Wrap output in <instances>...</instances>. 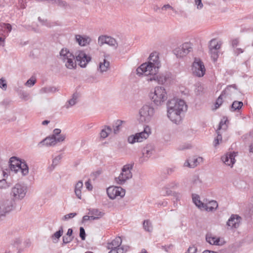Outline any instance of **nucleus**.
I'll list each match as a JSON object with an SVG mask.
<instances>
[{"mask_svg": "<svg viewBox=\"0 0 253 253\" xmlns=\"http://www.w3.org/2000/svg\"><path fill=\"white\" fill-rule=\"evenodd\" d=\"M149 60L148 63H143L137 68V74L139 76L144 75L148 76L147 81L148 82L154 81L159 84H164L167 78L162 74H158L160 67L158 55L156 53H151L149 56Z\"/></svg>", "mask_w": 253, "mask_h": 253, "instance_id": "nucleus-1", "label": "nucleus"}, {"mask_svg": "<svg viewBox=\"0 0 253 253\" xmlns=\"http://www.w3.org/2000/svg\"><path fill=\"white\" fill-rule=\"evenodd\" d=\"M168 118L173 123L179 124L182 120V115L187 110L185 101L181 99H172L167 103Z\"/></svg>", "mask_w": 253, "mask_h": 253, "instance_id": "nucleus-2", "label": "nucleus"}, {"mask_svg": "<svg viewBox=\"0 0 253 253\" xmlns=\"http://www.w3.org/2000/svg\"><path fill=\"white\" fill-rule=\"evenodd\" d=\"M59 58L69 69H75L77 66L75 56L66 48H62L59 53Z\"/></svg>", "mask_w": 253, "mask_h": 253, "instance_id": "nucleus-3", "label": "nucleus"}, {"mask_svg": "<svg viewBox=\"0 0 253 253\" xmlns=\"http://www.w3.org/2000/svg\"><path fill=\"white\" fill-rule=\"evenodd\" d=\"M149 96L157 106L161 105L168 98L165 89L162 86H156L154 92L150 93Z\"/></svg>", "mask_w": 253, "mask_h": 253, "instance_id": "nucleus-4", "label": "nucleus"}, {"mask_svg": "<svg viewBox=\"0 0 253 253\" xmlns=\"http://www.w3.org/2000/svg\"><path fill=\"white\" fill-rule=\"evenodd\" d=\"M139 122L149 123L155 114V109L152 105L146 104L139 110Z\"/></svg>", "mask_w": 253, "mask_h": 253, "instance_id": "nucleus-5", "label": "nucleus"}, {"mask_svg": "<svg viewBox=\"0 0 253 253\" xmlns=\"http://www.w3.org/2000/svg\"><path fill=\"white\" fill-rule=\"evenodd\" d=\"M150 127L147 126L144 127L143 131L137 133L135 135H132L128 137L127 141L130 144H134L135 142H141L147 139L151 134Z\"/></svg>", "mask_w": 253, "mask_h": 253, "instance_id": "nucleus-6", "label": "nucleus"}, {"mask_svg": "<svg viewBox=\"0 0 253 253\" xmlns=\"http://www.w3.org/2000/svg\"><path fill=\"white\" fill-rule=\"evenodd\" d=\"M27 193V187L24 184H16L12 188L10 195L13 198V201L21 200L23 199Z\"/></svg>", "mask_w": 253, "mask_h": 253, "instance_id": "nucleus-7", "label": "nucleus"}, {"mask_svg": "<svg viewBox=\"0 0 253 253\" xmlns=\"http://www.w3.org/2000/svg\"><path fill=\"white\" fill-rule=\"evenodd\" d=\"M132 168L133 165L132 164H127L123 167L122 172L118 177L116 178V181L118 184H123L127 179L132 177V174L131 170Z\"/></svg>", "mask_w": 253, "mask_h": 253, "instance_id": "nucleus-8", "label": "nucleus"}, {"mask_svg": "<svg viewBox=\"0 0 253 253\" xmlns=\"http://www.w3.org/2000/svg\"><path fill=\"white\" fill-rule=\"evenodd\" d=\"M191 70L193 74L198 77H203L206 73L205 65L203 62L198 58H195Z\"/></svg>", "mask_w": 253, "mask_h": 253, "instance_id": "nucleus-9", "label": "nucleus"}, {"mask_svg": "<svg viewBox=\"0 0 253 253\" xmlns=\"http://www.w3.org/2000/svg\"><path fill=\"white\" fill-rule=\"evenodd\" d=\"M15 207V203L12 200H5L0 201V217L4 216L12 211Z\"/></svg>", "mask_w": 253, "mask_h": 253, "instance_id": "nucleus-10", "label": "nucleus"}, {"mask_svg": "<svg viewBox=\"0 0 253 253\" xmlns=\"http://www.w3.org/2000/svg\"><path fill=\"white\" fill-rule=\"evenodd\" d=\"M192 50V44L189 42H185L173 50L174 54L177 58H181L186 56Z\"/></svg>", "mask_w": 253, "mask_h": 253, "instance_id": "nucleus-11", "label": "nucleus"}, {"mask_svg": "<svg viewBox=\"0 0 253 253\" xmlns=\"http://www.w3.org/2000/svg\"><path fill=\"white\" fill-rule=\"evenodd\" d=\"M107 193L111 199H115L118 196L121 198L125 195L126 191L121 187L111 186L107 189Z\"/></svg>", "mask_w": 253, "mask_h": 253, "instance_id": "nucleus-12", "label": "nucleus"}, {"mask_svg": "<svg viewBox=\"0 0 253 253\" xmlns=\"http://www.w3.org/2000/svg\"><path fill=\"white\" fill-rule=\"evenodd\" d=\"M76 60L81 67H85L90 61L91 57L83 51H78L76 53Z\"/></svg>", "mask_w": 253, "mask_h": 253, "instance_id": "nucleus-13", "label": "nucleus"}, {"mask_svg": "<svg viewBox=\"0 0 253 253\" xmlns=\"http://www.w3.org/2000/svg\"><path fill=\"white\" fill-rule=\"evenodd\" d=\"M154 151L155 147L153 144H148L146 145L142 150V156L140 158L141 161L142 162L147 160L153 154Z\"/></svg>", "mask_w": 253, "mask_h": 253, "instance_id": "nucleus-14", "label": "nucleus"}, {"mask_svg": "<svg viewBox=\"0 0 253 253\" xmlns=\"http://www.w3.org/2000/svg\"><path fill=\"white\" fill-rule=\"evenodd\" d=\"M231 88L237 89L235 84L228 85L226 88L222 91L221 94L217 99L215 102V106L216 108H218L223 102V98L225 97L226 95L229 94Z\"/></svg>", "mask_w": 253, "mask_h": 253, "instance_id": "nucleus-15", "label": "nucleus"}, {"mask_svg": "<svg viewBox=\"0 0 253 253\" xmlns=\"http://www.w3.org/2000/svg\"><path fill=\"white\" fill-rule=\"evenodd\" d=\"M237 154V153L235 152H228L225 156L222 157V161L225 165L232 167L235 162V157Z\"/></svg>", "mask_w": 253, "mask_h": 253, "instance_id": "nucleus-16", "label": "nucleus"}, {"mask_svg": "<svg viewBox=\"0 0 253 253\" xmlns=\"http://www.w3.org/2000/svg\"><path fill=\"white\" fill-rule=\"evenodd\" d=\"M241 217L235 214H232L227 222L226 225L231 228H237L239 227Z\"/></svg>", "mask_w": 253, "mask_h": 253, "instance_id": "nucleus-17", "label": "nucleus"}, {"mask_svg": "<svg viewBox=\"0 0 253 253\" xmlns=\"http://www.w3.org/2000/svg\"><path fill=\"white\" fill-rule=\"evenodd\" d=\"M9 168L11 171L16 172L19 170L21 165V160L15 157H11L9 160Z\"/></svg>", "mask_w": 253, "mask_h": 253, "instance_id": "nucleus-18", "label": "nucleus"}, {"mask_svg": "<svg viewBox=\"0 0 253 253\" xmlns=\"http://www.w3.org/2000/svg\"><path fill=\"white\" fill-rule=\"evenodd\" d=\"M76 42L81 46H84L89 44L91 42V39L86 36H81L76 35L75 36Z\"/></svg>", "mask_w": 253, "mask_h": 253, "instance_id": "nucleus-19", "label": "nucleus"}, {"mask_svg": "<svg viewBox=\"0 0 253 253\" xmlns=\"http://www.w3.org/2000/svg\"><path fill=\"white\" fill-rule=\"evenodd\" d=\"M56 141L55 138L51 135L46 137L45 138L41 141L39 145H44L46 146H53L56 145Z\"/></svg>", "mask_w": 253, "mask_h": 253, "instance_id": "nucleus-20", "label": "nucleus"}, {"mask_svg": "<svg viewBox=\"0 0 253 253\" xmlns=\"http://www.w3.org/2000/svg\"><path fill=\"white\" fill-rule=\"evenodd\" d=\"M78 97V93L77 92L74 93L72 95V98L66 102V104L64 106V107L67 109H68L70 107L75 105L77 103V100Z\"/></svg>", "mask_w": 253, "mask_h": 253, "instance_id": "nucleus-21", "label": "nucleus"}, {"mask_svg": "<svg viewBox=\"0 0 253 253\" xmlns=\"http://www.w3.org/2000/svg\"><path fill=\"white\" fill-rule=\"evenodd\" d=\"M122 243V239L120 237H117L111 242L108 244V249H120Z\"/></svg>", "mask_w": 253, "mask_h": 253, "instance_id": "nucleus-22", "label": "nucleus"}, {"mask_svg": "<svg viewBox=\"0 0 253 253\" xmlns=\"http://www.w3.org/2000/svg\"><path fill=\"white\" fill-rule=\"evenodd\" d=\"M190 184L192 188L200 187L202 185V181L198 175H194L190 179Z\"/></svg>", "mask_w": 253, "mask_h": 253, "instance_id": "nucleus-23", "label": "nucleus"}, {"mask_svg": "<svg viewBox=\"0 0 253 253\" xmlns=\"http://www.w3.org/2000/svg\"><path fill=\"white\" fill-rule=\"evenodd\" d=\"M59 89L58 88L53 86H47L42 87L40 90V93L41 94H47V93H53L56 91H58Z\"/></svg>", "mask_w": 253, "mask_h": 253, "instance_id": "nucleus-24", "label": "nucleus"}, {"mask_svg": "<svg viewBox=\"0 0 253 253\" xmlns=\"http://www.w3.org/2000/svg\"><path fill=\"white\" fill-rule=\"evenodd\" d=\"M218 207V204L215 201H211L208 204H205L203 209L208 211H212Z\"/></svg>", "mask_w": 253, "mask_h": 253, "instance_id": "nucleus-25", "label": "nucleus"}, {"mask_svg": "<svg viewBox=\"0 0 253 253\" xmlns=\"http://www.w3.org/2000/svg\"><path fill=\"white\" fill-rule=\"evenodd\" d=\"M110 68V62L106 59H103V62H100L99 63V68L98 70L101 73L107 72Z\"/></svg>", "mask_w": 253, "mask_h": 253, "instance_id": "nucleus-26", "label": "nucleus"}, {"mask_svg": "<svg viewBox=\"0 0 253 253\" xmlns=\"http://www.w3.org/2000/svg\"><path fill=\"white\" fill-rule=\"evenodd\" d=\"M206 239L207 242L210 243L211 245H220L219 238H216L215 237H213L211 234H207L206 235Z\"/></svg>", "mask_w": 253, "mask_h": 253, "instance_id": "nucleus-27", "label": "nucleus"}, {"mask_svg": "<svg viewBox=\"0 0 253 253\" xmlns=\"http://www.w3.org/2000/svg\"><path fill=\"white\" fill-rule=\"evenodd\" d=\"M19 170H21L22 175L26 176L29 173V167L24 160H21L20 168Z\"/></svg>", "mask_w": 253, "mask_h": 253, "instance_id": "nucleus-28", "label": "nucleus"}, {"mask_svg": "<svg viewBox=\"0 0 253 253\" xmlns=\"http://www.w3.org/2000/svg\"><path fill=\"white\" fill-rule=\"evenodd\" d=\"M111 131L112 128L110 126H104V128L101 130L100 133V137L103 139L106 138Z\"/></svg>", "mask_w": 253, "mask_h": 253, "instance_id": "nucleus-29", "label": "nucleus"}, {"mask_svg": "<svg viewBox=\"0 0 253 253\" xmlns=\"http://www.w3.org/2000/svg\"><path fill=\"white\" fill-rule=\"evenodd\" d=\"M221 47V43L217 41L215 39H212L210 41L209 45L210 49H219Z\"/></svg>", "mask_w": 253, "mask_h": 253, "instance_id": "nucleus-30", "label": "nucleus"}, {"mask_svg": "<svg viewBox=\"0 0 253 253\" xmlns=\"http://www.w3.org/2000/svg\"><path fill=\"white\" fill-rule=\"evenodd\" d=\"M63 233V227H60L58 231L54 233L51 236V238L54 243H57L59 239L61 237Z\"/></svg>", "mask_w": 253, "mask_h": 253, "instance_id": "nucleus-31", "label": "nucleus"}, {"mask_svg": "<svg viewBox=\"0 0 253 253\" xmlns=\"http://www.w3.org/2000/svg\"><path fill=\"white\" fill-rule=\"evenodd\" d=\"M125 123L124 121L120 120H118L116 121L115 125L113 126V131L115 134H117L119 132L122 128L123 124Z\"/></svg>", "mask_w": 253, "mask_h": 253, "instance_id": "nucleus-32", "label": "nucleus"}, {"mask_svg": "<svg viewBox=\"0 0 253 253\" xmlns=\"http://www.w3.org/2000/svg\"><path fill=\"white\" fill-rule=\"evenodd\" d=\"M61 159L62 156L61 155H58L53 159L52 164L49 167L50 170H53L55 169V168L60 163Z\"/></svg>", "mask_w": 253, "mask_h": 253, "instance_id": "nucleus-33", "label": "nucleus"}, {"mask_svg": "<svg viewBox=\"0 0 253 253\" xmlns=\"http://www.w3.org/2000/svg\"><path fill=\"white\" fill-rule=\"evenodd\" d=\"M192 200L194 204L199 208H203L205 205L200 200V197L198 195H193Z\"/></svg>", "mask_w": 253, "mask_h": 253, "instance_id": "nucleus-34", "label": "nucleus"}, {"mask_svg": "<svg viewBox=\"0 0 253 253\" xmlns=\"http://www.w3.org/2000/svg\"><path fill=\"white\" fill-rule=\"evenodd\" d=\"M243 104L241 101H234L231 107V110L232 111H235L237 110H240L243 106Z\"/></svg>", "mask_w": 253, "mask_h": 253, "instance_id": "nucleus-35", "label": "nucleus"}, {"mask_svg": "<svg viewBox=\"0 0 253 253\" xmlns=\"http://www.w3.org/2000/svg\"><path fill=\"white\" fill-rule=\"evenodd\" d=\"M106 44L114 47L115 49H116L118 47V43L117 42V41L115 39L111 37H107Z\"/></svg>", "mask_w": 253, "mask_h": 253, "instance_id": "nucleus-36", "label": "nucleus"}, {"mask_svg": "<svg viewBox=\"0 0 253 253\" xmlns=\"http://www.w3.org/2000/svg\"><path fill=\"white\" fill-rule=\"evenodd\" d=\"M88 214L97 216L99 219L103 215L104 213L97 209H93L89 210Z\"/></svg>", "mask_w": 253, "mask_h": 253, "instance_id": "nucleus-37", "label": "nucleus"}, {"mask_svg": "<svg viewBox=\"0 0 253 253\" xmlns=\"http://www.w3.org/2000/svg\"><path fill=\"white\" fill-rule=\"evenodd\" d=\"M203 158L202 157L193 158L190 159V161L191 162L192 164L190 165L191 168H194L196 167L200 163L202 162Z\"/></svg>", "mask_w": 253, "mask_h": 253, "instance_id": "nucleus-38", "label": "nucleus"}, {"mask_svg": "<svg viewBox=\"0 0 253 253\" xmlns=\"http://www.w3.org/2000/svg\"><path fill=\"white\" fill-rule=\"evenodd\" d=\"M179 187V183L176 181H172L168 184L165 187L166 190L174 189Z\"/></svg>", "mask_w": 253, "mask_h": 253, "instance_id": "nucleus-39", "label": "nucleus"}, {"mask_svg": "<svg viewBox=\"0 0 253 253\" xmlns=\"http://www.w3.org/2000/svg\"><path fill=\"white\" fill-rule=\"evenodd\" d=\"M110 251L108 253H124L127 251V248L126 247L122 246L120 249H109Z\"/></svg>", "mask_w": 253, "mask_h": 253, "instance_id": "nucleus-40", "label": "nucleus"}, {"mask_svg": "<svg viewBox=\"0 0 253 253\" xmlns=\"http://www.w3.org/2000/svg\"><path fill=\"white\" fill-rule=\"evenodd\" d=\"M143 227L145 230L148 232H151L153 229L152 224L151 222L148 220L144 221Z\"/></svg>", "mask_w": 253, "mask_h": 253, "instance_id": "nucleus-41", "label": "nucleus"}, {"mask_svg": "<svg viewBox=\"0 0 253 253\" xmlns=\"http://www.w3.org/2000/svg\"><path fill=\"white\" fill-rule=\"evenodd\" d=\"M227 121V119H225V118L222 119L219 124L217 130L219 131L221 129H226L227 127L226 123Z\"/></svg>", "mask_w": 253, "mask_h": 253, "instance_id": "nucleus-42", "label": "nucleus"}, {"mask_svg": "<svg viewBox=\"0 0 253 253\" xmlns=\"http://www.w3.org/2000/svg\"><path fill=\"white\" fill-rule=\"evenodd\" d=\"M217 133V136L214 139V140L213 141V144L215 147H216L217 145H218L220 142L222 141V136L221 134H220L219 131L217 130H216Z\"/></svg>", "mask_w": 253, "mask_h": 253, "instance_id": "nucleus-43", "label": "nucleus"}, {"mask_svg": "<svg viewBox=\"0 0 253 253\" xmlns=\"http://www.w3.org/2000/svg\"><path fill=\"white\" fill-rule=\"evenodd\" d=\"M10 186V183H8L5 179L0 180V189H5Z\"/></svg>", "mask_w": 253, "mask_h": 253, "instance_id": "nucleus-44", "label": "nucleus"}, {"mask_svg": "<svg viewBox=\"0 0 253 253\" xmlns=\"http://www.w3.org/2000/svg\"><path fill=\"white\" fill-rule=\"evenodd\" d=\"M218 49H216L215 50L214 49H210L211 57L214 62L217 60L218 57Z\"/></svg>", "mask_w": 253, "mask_h": 253, "instance_id": "nucleus-45", "label": "nucleus"}, {"mask_svg": "<svg viewBox=\"0 0 253 253\" xmlns=\"http://www.w3.org/2000/svg\"><path fill=\"white\" fill-rule=\"evenodd\" d=\"M51 1L52 3H55L58 5L62 7H66L67 5V3L62 0H48Z\"/></svg>", "mask_w": 253, "mask_h": 253, "instance_id": "nucleus-46", "label": "nucleus"}, {"mask_svg": "<svg viewBox=\"0 0 253 253\" xmlns=\"http://www.w3.org/2000/svg\"><path fill=\"white\" fill-rule=\"evenodd\" d=\"M77 213L76 212H72V213H70L69 214H67L65 215H64L62 217V220L63 221H67V220H68L69 219H72L73 218V217H74L75 216L77 215Z\"/></svg>", "mask_w": 253, "mask_h": 253, "instance_id": "nucleus-47", "label": "nucleus"}, {"mask_svg": "<svg viewBox=\"0 0 253 253\" xmlns=\"http://www.w3.org/2000/svg\"><path fill=\"white\" fill-rule=\"evenodd\" d=\"M107 36H100L98 37V43L100 46L103 45L106 43Z\"/></svg>", "mask_w": 253, "mask_h": 253, "instance_id": "nucleus-48", "label": "nucleus"}, {"mask_svg": "<svg viewBox=\"0 0 253 253\" xmlns=\"http://www.w3.org/2000/svg\"><path fill=\"white\" fill-rule=\"evenodd\" d=\"M161 10H172L173 12H174L175 13H177V11L173 7H172L170 4H165L162 7H161Z\"/></svg>", "mask_w": 253, "mask_h": 253, "instance_id": "nucleus-49", "label": "nucleus"}, {"mask_svg": "<svg viewBox=\"0 0 253 253\" xmlns=\"http://www.w3.org/2000/svg\"><path fill=\"white\" fill-rule=\"evenodd\" d=\"M66 138V134L62 133V135H58V136H56L55 137V139L56 141V144L58 142H63Z\"/></svg>", "mask_w": 253, "mask_h": 253, "instance_id": "nucleus-50", "label": "nucleus"}, {"mask_svg": "<svg viewBox=\"0 0 253 253\" xmlns=\"http://www.w3.org/2000/svg\"><path fill=\"white\" fill-rule=\"evenodd\" d=\"M0 88L4 90H5L7 88L6 81L3 78L0 79Z\"/></svg>", "mask_w": 253, "mask_h": 253, "instance_id": "nucleus-51", "label": "nucleus"}, {"mask_svg": "<svg viewBox=\"0 0 253 253\" xmlns=\"http://www.w3.org/2000/svg\"><path fill=\"white\" fill-rule=\"evenodd\" d=\"M36 82V79L30 78L26 82V83H25V85L29 87H31L35 84Z\"/></svg>", "mask_w": 253, "mask_h": 253, "instance_id": "nucleus-52", "label": "nucleus"}, {"mask_svg": "<svg viewBox=\"0 0 253 253\" xmlns=\"http://www.w3.org/2000/svg\"><path fill=\"white\" fill-rule=\"evenodd\" d=\"M80 237L82 240H84L85 239V232L83 227L80 228Z\"/></svg>", "mask_w": 253, "mask_h": 253, "instance_id": "nucleus-53", "label": "nucleus"}, {"mask_svg": "<svg viewBox=\"0 0 253 253\" xmlns=\"http://www.w3.org/2000/svg\"><path fill=\"white\" fill-rule=\"evenodd\" d=\"M62 133H61V130L60 129L55 128L53 130V133L51 134V135L55 138L56 136L62 135Z\"/></svg>", "mask_w": 253, "mask_h": 253, "instance_id": "nucleus-54", "label": "nucleus"}, {"mask_svg": "<svg viewBox=\"0 0 253 253\" xmlns=\"http://www.w3.org/2000/svg\"><path fill=\"white\" fill-rule=\"evenodd\" d=\"M38 20L43 25H45L49 27H51V26L50 23L48 22L47 20H42L40 17L38 18Z\"/></svg>", "mask_w": 253, "mask_h": 253, "instance_id": "nucleus-55", "label": "nucleus"}, {"mask_svg": "<svg viewBox=\"0 0 253 253\" xmlns=\"http://www.w3.org/2000/svg\"><path fill=\"white\" fill-rule=\"evenodd\" d=\"M73 237H66L64 236L63 237V243L64 244H68L71 242L73 240Z\"/></svg>", "mask_w": 253, "mask_h": 253, "instance_id": "nucleus-56", "label": "nucleus"}, {"mask_svg": "<svg viewBox=\"0 0 253 253\" xmlns=\"http://www.w3.org/2000/svg\"><path fill=\"white\" fill-rule=\"evenodd\" d=\"M195 4L196 5L197 9H201L203 7L202 0H194Z\"/></svg>", "mask_w": 253, "mask_h": 253, "instance_id": "nucleus-57", "label": "nucleus"}, {"mask_svg": "<svg viewBox=\"0 0 253 253\" xmlns=\"http://www.w3.org/2000/svg\"><path fill=\"white\" fill-rule=\"evenodd\" d=\"M197 251V248L194 246H190L185 253H195Z\"/></svg>", "mask_w": 253, "mask_h": 253, "instance_id": "nucleus-58", "label": "nucleus"}, {"mask_svg": "<svg viewBox=\"0 0 253 253\" xmlns=\"http://www.w3.org/2000/svg\"><path fill=\"white\" fill-rule=\"evenodd\" d=\"M239 39L238 38L233 39L231 41V44L233 47L235 48L239 43Z\"/></svg>", "mask_w": 253, "mask_h": 253, "instance_id": "nucleus-59", "label": "nucleus"}, {"mask_svg": "<svg viewBox=\"0 0 253 253\" xmlns=\"http://www.w3.org/2000/svg\"><path fill=\"white\" fill-rule=\"evenodd\" d=\"M83 183L82 181H79L78 182V183L76 184L75 189V190H81L83 188Z\"/></svg>", "mask_w": 253, "mask_h": 253, "instance_id": "nucleus-60", "label": "nucleus"}, {"mask_svg": "<svg viewBox=\"0 0 253 253\" xmlns=\"http://www.w3.org/2000/svg\"><path fill=\"white\" fill-rule=\"evenodd\" d=\"M234 54L237 56L240 53H242L244 52V49L241 48H237L234 49Z\"/></svg>", "mask_w": 253, "mask_h": 253, "instance_id": "nucleus-61", "label": "nucleus"}, {"mask_svg": "<svg viewBox=\"0 0 253 253\" xmlns=\"http://www.w3.org/2000/svg\"><path fill=\"white\" fill-rule=\"evenodd\" d=\"M21 98L24 100H27L29 99V94L23 92L21 94Z\"/></svg>", "mask_w": 253, "mask_h": 253, "instance_id": "nucleus-62", "label": "nucleus"}, {"mask_svg": "<svg viewBox=\"0 0 253 253\" xmlns=\"http://www.w3.org/2000/svg\"><path fill=\"white\" fill-rule=\"evenodd\" d=\"M85 185L87 189L90 191L92 189V186L89 182V180H88L85 182Z\"/></svg>", "mask_w": 253, "mask_h": 253, "instance_id": "nucleus-63", "label": "nucleus"}, {"mask_svg": "<svg viewBox=\"0 0 253 253\" xmlns=\"http://www.w3.org/2000/svg\"><path fill=\"white\" fill-rule=\"evenodd\" d=\"M75 193L76 195V196L80 199H81L82 198V192L81 190H75Z\"/></svg>", "mask_w": 253, "mask_h": 253, "instance_id": "nucleus-64", "label": "nucleus"}]
</instances>
